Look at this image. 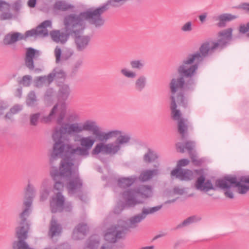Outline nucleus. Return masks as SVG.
Listing matches in <instances>:
<instances>
[{"instance_id": "nucleus-1", "label": "nucleus", "mask_w": 249, "mask_h": 249, "mask_svg": "<svg viewBox=\"0 0 249 249\" xmlns=\"http://www.w3.org/2000/svg\"><path fill=\"white\" fill-rule=\"evenodd\" d=\"M231 28H228L218 33V39L217 41L210 42L206 41L202 44L199 48V52L189 54L184 59L181 65L178 68L177 71L180 76L173 78L170 83V88L172 97L175 95L178 90L182 89L184 87L189 89V86L194 85L195 81L193 76L196 74L198 69V64L193 63L196 61L197 63L202 61L203 59L212 54L214 52L219 49L221 50L225 48L231 41L232 38Z\"/></svg>"}, {"instance_id": "nucleus-2", "label": "nucleus", "mask_w": 249, "mask_h": 249, "mask_svg": "<svg viewBox=\"0 0 249 249\" xmlns=\"http://www.w3.org/2000/svg\"><path fill=\"white\" fill-rule=\"evenodd\" d=\"M74 163L69 159H64L61 162L59 171L55 169L51 171L50 174L53 178V174L58 175V181L64 184L68 181L66 187L70 196H74L82 201H85L87 196L82 191L83 182L80 178L78 170L72 171L71 168Z\"/></svg>"}, {"instance_id": "nucleus-3", "label": "nucleus", "mask_w": 249, "mask_h": 249, "mask_svg": "<svg viewBox=\"0 0 249 249\" xmlns=\"http://www.w3.org/2000/svg\"><path fill=\"white\" fill-rule=\"evenodd\" d=\"M108 9L107 5L105 4L95 9H89L79 14H71V19L75 23L74 28L76 32L84 31L86 28L85 20L96 28H99L104 24L105 20L102 15Z\"/></svg>"}, {"instance_id": "nucleus-4", "label": "nucleus", "mask_w": 249, "mask_h": 249, "mask_svg": "<svg viewBox=\"0 0 249 249\" xmlns=\"http://www.w3.org/2000/svg\"><path fill=\"white\" fill-rule=\"evenodd\" d=\"M65 128H62L68 134H78L83 131L91 132L98 141L106 140L112 137L115 133L113 132L105 133L101 130L97 123L93 120H88L83 124L71 123L64 124Z\"/></svg>"}, {"instance_id": "nucleus-5", "label": "nucleus", "mask_w": 249, "mask_h": 249, "mask_svg": "<svg viewBox=\"0 0 249 249\" xmlns=\"http://www.w3.org/2000/svg\"><path fill=\"white\" fill-rule=\"evenodd\" d=\"M53 179L55 181L53 192L54 195L51 197L50 200V208L52 213H55L61 212L65 208L66 211H70L71 210V204H67L64 207L65 197L62 195L64 185L61 182L58 181V175L54 174Z\"/></svg>"}, {"instance_id": "nucleus-6", "label": "nucleus", "mask_w": 249, "mask_h": 249, "mask_svg": "<svg viewBox=\"0 0 249 249\" xmlns=\"http://www.w3.org/2000/svg\"><path fill=\"white\" fill-rule=\"evenodd\" d=\"M64 25L65 26V32H61L60 30H53L50 32V35L52 40L56 43L65 44L69 39L70 36L76 35L79 31L76 32L74 25L75 24L71 17L70 15L66 16L64 19Z\"/></svg>"}, {"instance_id": "nucleus-7", "label": "nucleus", "mask_w": 249, "mask_h": 249, "mask_svg": "<svg viewBox=\"0 0 249 249\" xmlns=\"http://www.w3.org/2000/svg\"><path fill=\"white\" fill-rule=\"evenodd\" d=\"M152 195L151 187L144 185L140 188L138 190H129L124 191L123 196L125 199L127 204L130 207L134 206L137 204L142 203V201L139 199V198H147Z\"/></svg>"}, {"instance_id": "nucleus-8", "label": "nucleus", "mask_w": 249, "mask_h": 249, "mask_svg": "<svg viewBox=\"0 0 249 249\" xmlns=\"http://www.w3.org/2000/svg\"><path fill=\"white\" fill-rule=\"evenodd\" d=\"M244 178H249V176L241 177L238 179L235 177H225L223 178L216 180L215 185L220 188H228L230 186H234L237 188L238 193L245 194L249 190V186L242 184L247 183L243 181Z\"/></svg>"}, {"instance_id": "nucleus-9", "label": "nucleus", "mask_w": 249, "mask_h": 249, "mask_svg": "<svg viewBox=\"0 0 249 249\" xmlns=\"http://www.w3.org/2000/svg\"><path fill=\"white\" fill-rule=\"evenodd\" d=\"M95 138L92 136H82L79 140H77L80 146H77L72 150L73 153L75 154L76 159V163H79L82 159L86 158L89 155V150L91 149L96 141H98Z\"/></svg>"}, {"instance_id": "nucleus-10", "label": "nucleus", "mask_w": 249, "mask_h": 249, "mask_svg": "<svg viewBox=\"0 0 249 249\" xmlns=\"http://www.w3.org/2000/svg\"><path fill=\"white\" fill-rule=\"evenodd\" d=\"M73 149L72 144L66 143L63 141L54 142L50 158L51 163H52L54 160L59 157H61L63 153L68 154L71 160L76 163V159H77L75 158V154L73 153Z\"/></svg>"}, {"instance_id": "nucleus-11", "label": "nucleus", "mask_w": 249, "mask_h": 249, "mask_svg": "<svg viewBox=\"0 0 249 249\" xmlns=\"http://www.w3.org/2000/svg\"><path fill=\"white\" fill-rule=\"evenodd\" d=\"M123 221H119L117 224L111 226L107 231L105 239L111 243H115L118 240L124 237L127 233V228Z\"/></svg>"}, {"instance_id": "nucleus-12", "label": "nucleus", "mask_w": 249, "mask_h": 249, "mask_svg": "<svg viewBox=\"0 0 249 249\" xmlns=\"http://www.w3.org/2000/svg\"><path fill=\"white\" fill-rule=\"evenodd\" d=\"M162 207V205H160L149 208H143L141 213L130 217L128 222L123 221L125 223V227L127 228V232L129 229L136 228L138 224L144 219L148 214L154 213L160 210Z\"/></svg>"}, {"instance_id": "nucleus-13", "label": "nucleus", "mask_w": 249, "mask_h": 249, "mask_svg": "<svg viewBox=\"0 0 249 249\" xmlns=\"http://www.w3.org/2000/svg\"><path fill=\"white\" fill-rule=\"evenodd\" d=\"M177 104L174 97H172L171 109L172 117L173 120L178 121V132L181 135L182 139L185 138L188 131L187 120L181 117V113L179 110L177 109Z\"/></svg>"}, {"instance_id": "nucleus-14", "label": "nucleus", "mask_w": 249, "mask_h": 249, "mask_svg": "<svg viewBox=\"0 0 249 249\" xmlns=\"http://www.w3.org/2000/svg\"><path fill=\"white\" fill-rule=\"evenodd\" d=\"M121 150L120 146L115 141L107 144L103 142L97 143L91 151L92 155H97L100 153L106 155H114Z\"/></svg>"}, {"instance_id": "nucleus-15", "label": "nucleus", "mask_w": 249, "mask_h": 249, "mask_svg": "<svg viewBox=\"0 0 249 249\" xmlns=\"http://www.w3.org/2000/svg\"><path fill=\"white\" fill-rule=\"evenodd\" d=\"M52 22L49 20H46L42 22L36 29H33L28 31L25 33V37L29 36H41L44 37L48 35L47 27H51Z\"/></svg>"}, {"instance_id": "nucleus-16", "label": "nucleus", "mask_w": 249, "mask_h": 249, "mask_svg": "<svg viewBox=\"0 0 249 249\" xmlns=\"http://www.w3.org/2000/svg\"><path fill=\"white\" fill-rule=\"evenodd\" d=\"M83 32V31H81L77 35L72 36L74 37L75 48L78 52H83L87 49L90 41L91 38L89 36L80 35Z\"/></svg>"}, {"instance_id": "nucleus-17", "label": "nucleus", "mask_w": 249, "mask_h": 249, "mask_svg": "<svg viewBox=\"0 0 249 249\" xmlns=\"http://www.w3.org/2000/svg\"><path fill=\"white\" fill-rule=\"evenodd\" d=\"M58 104H56L51 110L50 114L47 116L44 117L42 118V122L44 123H48L51 121L53 118L54 117V114L58 112L59 114L56 119V123L59 125L63 124V120L66 115V109L61 107L60 109H58Z\"/></svg>"}, {"instance_id": "nucleus-18", "label": "nucleus", "mask_w": 249, "mask_h": 249, "mask_svg": "<svg viewBox=\"0 0 249 249\" xmlns=\"http://www.w3.org/2000/svg\"><path fill=\"white\" fill-rule=\"evenodd\" d=\"M40 52L32 48H28L25 57V65L30 70H33L35 66L34 59L40 55Z\"/></svg>"}, {"instance_id": "nucleus-19", "label": "nucleus", "mask_w": 249, "mask_h": 249, "mask_svg": "<svg viewBox=\"0 0 249 249\" xmlns=\"http://www.w3.org/2000/svg\"><path fill=\"white\" fill-rule=\"evenodd\" d=\"M113 132L115 133L112 137H110L109 138L107 139L106 140L99 141L101 142H107L108 140H109L112 138L116 137L117 136H119V137L116 139L115 142H117V143L118 144H119V145L120 146L121 148L122 146L125 145L129 142L130 139H131L130 136L127 134H124L121 131L115 130L110 131L107 132H105V133H108L109 132Z\"/></svg>"}, {"instance_id": "nucleus-20", "label": "nucleus", "mask_w": 249, "mask_h": 249, "mask_svg": "<svg viewBox=\"0 0 249 249\" xmlns=\"http://www.w3.org/2000/svg\"><path fill=\"white\" fill-rule=\"evenodd\" d=\"M55 57V62L59 63L61 61H66L70 59L73 54V51L71 49H67L62 53L61 49L56 46L54 51Z\"/></svg>"}, {"instance_id": "nucleus-21", "label": "nucleus", "mask_w": 249, "mask_h": 249, "mask_svg": "<svg viewBox=\"0 0 249 249\" xmlns=\"http://www.w3.org/2000/svg\"><path fill=\"white\" fill-rule=\"evenodd\" d=\"M171 175L181 180H189L193 178V173L190 170L176 168L172 171Z\"/></svg>"}, {"instance_id": "nucleus-22", "label": "nucleus", "mask_w": 249, "mask_h": 249, "mask_svg": "<svg viewBox=\"0 0 249 249\" xmlns=\"http://www.w3.org/2000/svg\"><path fill=\"white\" fill-rule=\"evenodd\" d=\"M205 181V178L203 176H201L197 178L195 186L197 190L208 192L210 190H214V188L210 180Z\"/></svg>"}, {"instance_id": "nucleus-23", "label": "nucleus", "mask_w": 249, "mask_h": 249, "mask_svg": "<svg viewBox=\"0 0 249 249\" xmlns=\"http://www.w3.org/2000/svg\"><path fill=\"white\" fill-rule=\"evenodd\" d=\"M27 37L25 35L23 36L18 32L8 34L4 36L3 43L5 45H11L18 40L26 39Z\"/></svg>"}, {"instance_id": "nucleus-24", "label": "nucleus", "mask_w": 249, "mask_h": 249, "mask_svg": "<svg viewBox=\"0 0 249 249\" xmlns=\"http://www.w3.org/2000/svg\"><path fill=\"white\" fill-rule=\"evenodd\" d=\"M62 228L60 224L57 223L54 216L52 218L49 231V236L52 238L55 236H59L62 232Z\"/></svg>"}, {"instance_id": "nucleus-25", "label": "nucleus", "mask_w": 249, "mask_h": 249, "mask_svg": "<svg viewBox=\"0 0 249 249\" xmlns=\"http://www.w3.org/2000/svg\"><path fill=\"white\" fill-rule=\"evenodd\" d=\"M88 231L87 224H79L74 229L72 238L74 240H80L84 238Z\"/></svg>"}, {"instance_id": "nucleus-26", "label": "nucleus", "mask_w": 249, "mask_h": 249, "mask_svg": "<svg viewBox=\"0 0 249 249\" xmlns=\"http://www.w3.org/2000/svg\"><path fill=\"white\" fill-rule=\"evenodd\" d=\"M195 147V142L194 141H188L185 142L183 144L180 142L176 144V148L178 151L181 153L184 152V149L188 152L189 154L193 153V151Z\"/></svg>"}, {"instance_id": "nucleus-27", "label": "nucleus", "mask_w": 249, "mask_h": 249, "mask_svg": "<svg viewBox=\"0 0 249 249\" xmlns=\"http://www.w3.org/2000/svg\"><path fill=\"white\" fill-rule=\"evenodd\" d=\"M52 82V77L49 74L47 76H38L35 80V86L39 88L44 86H48Z\"/></svg>"}, {"instance_id": "nucleus-28", "label": "nucleus", "mask_w": 249, "mask_h": 249, "mask_svg": "<svg viewBox=\"0 0 249 249\" xmlns=\"http://www.w3.org/2000/svg\"><path fill=\"white\" fill-rule=\"evenodd\" d=\"M136 180L137 178L135 176L128 178H121L118 180V185L121 188H126L133 184Z\"/></svg>"}, {"instance_id": "nucleus-29", "label": "nucleus", "mask_w": 249, "mask_h": 249, "mask_svg": "<svg viewBox=\"0 0 249 249\" xmlns=\"http://www.w3.org/2000/svg\"><path fill=\"white\" fill-rule=\"evenodd\" d=\"M71 92L70 86L67 84H62L59 86L58 97L60 99L66 101L68 99Z\"/></svg>"}, {"instance_id": "nucleus-30", "label": "nucleus", "mask_w": 249, "mask_h": 249, "mask_svg": "<svg viewBox=\"0 0 249 249\" xmlns=\"http://www.w3.org/2000/svg\"><path fill=\"white\" fill-rule=\"evenodd\" d=\"M237 18V17L231 14H223L217 17L216 20H219L217 25L219 27H224L226 23Z\"/></svg>"}, {"instance_id": "nucleus-31", "label": "nucleus", "mask_w": 249, "mask_h": 249, "mask_svg": "<svg viewBox=\"0 0 249 249\" xmlns=\"http://www.w3.org/2000/svg\"><path fill=\"white\" fill-rule=\"evenodd\" d=\"M159 174L158 169L146 170L142 172L139 176V179L143 182L146 181Z\"/></svg>"}, {"instance_id": "nucleus-32", "label": "nucleus", "mask_w": 249, "mask_h": 249, "mask_svg": "<svg viewBox=\"0 0 249 249\" xmlns=\"http://www.w3.org/2000/svg\"><path fill=\"white\" fill-rule=\"evenodd\" d=\"M100 243L99 237L97 235L91 236L87 241L84 249H97Z\"/></svg>"}, {"instance_id": "nucleus-33", "label": "nucleus", "mask_w": 249, "mask_h": 249, "mask_svg": "<svg viewBox=\"0 0 249 249\" xmlns=\"http://www.w3.org/2000/svg\"><path fill=\"white\" fill-rule=\"evenodd\" d=\"M62 128H65L64 124L60 127L55 128L53 134V139L54 142L63 141L62 138L63 135L67 134V132H64L65 130H63Z\"/></svg>"}, {"instance_id": "nucleus-34", "label": "nucleus", "mask_w": 249, "mask_h": 249, "mask_svg": "<svg viewBox=\"0 0 249 249\" xmlns=\"http://www.w3.org/2000/svg\"><path fill=\"white\" fill-rule=\"evenodd\" d=\"M26 103L27 106L34 107L37 105V99L34 91H31L27 95Z\"/></svg>"}, {"instance_id": "nucleus-35", "label": "nucleus", "mask_w": 249, "mask_h": 249, "mask_svg": "<svg viewBox=\"0 0 249 249\" xmlns=\"http://www.w3.org/2000/svg\"><path fill=\"white\" fill-rule=\"evenodd\" d=\"M146 84V78L143 75L139 76L135 81V87L137 90L142 91Z\"/></svg>"}, {"instance_id": "nucleus-36", "label": "nucleus", "mask_w": 249, "mask_h": 249, "mask_svg": "<svg viewBox=\"0 0 249 249\" xmlns=\"http://www.w3.org/2000/svg\"><path fill=\"white\" fill-rule=\"evenodd\" d=\"M158 158V156L153 150L148 149L143 156V160L146 163H150Z\"/></svg>"}, {"instance_id": "nucleus-37", "label": "nucleus", "mask_w": 249, "mask_h": 249, "mask_svg": "<svg viewBox=\"0 0 249 249\" xmlns=\"http://www.w3.org/2000/svg\"><path fill=\"white\" fill-rule=\"evenodd\" d=\"M49 74L52 77V82L54 78L57 79L64 78L66 76L65 72L60 69H54Z\"/></svg>"}, {"instance_id": "nucleus-38", "label": "nucleus", "mask_w": 249, "mask_h": 249, "mask_svg": "<svg viewBox=\"0 0 249 249\" xmlns=\"http://www.w3.org/2000/svg\"><path fill=\"white\" fill-rule=\"evenodd\" d=\"M200 219V218H197L196 216L195 215L189 217L184 220L181 223L178 224L177 226V228H180L188 226L195 222L199 221Z\"/></svg>"}, {"instance_id": "nucleus-39", "label": "nucleus", "mask_w": 249, "mask_h": 249, "mask_svg": "<svg viewBox=\"0 0 249 249\" xmlns=\"http://www.w3.org/2000/svg\"><path fill=\"white\" fill-rule=\"evenodd\" d=\"M54 8L61 11H66L71 8V5L68 4L64 1H58L56 2L54 5Z\"/></svg>"}, {"instance_id": "nucleus-40", "label": "nucleus", "mask_w": 249, "mask_h": 249, "mask_svg": "<svg viewBox=\"0 0 249 249\" xmlns=\"http://www.w3.org/2000/svg\"><path fill=\"white\" fill-rule=\"evenodd\" d=\"M130 64L132 69L140 70L144 67V62L142 60H134L131 61Z\"/></svg>"}, {"instance_id": "nucleus-41", "label": "nucleus", "mask_w": 249, "mask_h": 249, "mask_svg": "<svg viewBox=\"0 0 249 249\" xmlns=\"http://www.w3.org/2000/svg\"><path fill=\"white\" fill-rule=\"evenodd\" d=\"M32 80V77L31 75H26L18 81V83L24 87H29L31 85Z\"/></svg>"}, {"instance_id": "nucleus-42", "label": "nucleus", "mask_w": 249, "mask_h": 249, "mask_svg": "<svg viewBox=\"0 0 249 249\" xmlns=\"http://www.w3.org/2000/svg\"><path fill=\"white\" fill-rule=\"evenodd\" d=\"M121 73L125 77L129 78H134L136 76V73L135 72L129 71L126 68L121 69Z\"/></svg>"}, {"instance_id": "nucleus-43", "label": "nucleus", "mask_w": 249, "mask_h": 249, "mask_svg": "<svg viewBox=\"0 0 249 249\" xmlns=\"http://www.w3.org/2000/svg\"><path fill=\"white\" fill-rule=\"evenodd\" d=\"M66 121L69 123H72L79 120V115L75 112L68 113L66 118Z\"/></svg>"}, {"instance_id": "nucleus-44", "label": "nucleus", "mask_w": 249, "mask_h": 249, "mask_svg": "<svg viewBox=\"0 0 249 249\" xmlns=\"http://www.w3.org/2000/svg\"><path fill=\"white\" fill-rule=\"evenodd\" d=\"M40 116V113L38 112L30 115V124L32 125L36 126L37 124V122Z\"/></svg>"}, {"instance_id": "nucleus-45", "label": "nucleus", "mask_w": 249, "mask_h": 249, "mask_svg": "<svg viewBox=\"0 0 249 249\" xmlns=\"http://www.w3.org/2000/svg\"><path fill=\"white\" fill-rule=\"evenodd\" d=\"M175 100L176 104L177 102L179 106H181L183 107H186V103L185 102L184 97L182 93L178 94L177 96L176 99L175 97Z\"/></svg>"}, {"instance_id": "nucleus-46", "label": "nucleus", "mask_w": 249, "mask_h": 249, "mask_svg": "<svg viewBox=\"0 0 249 249\" xmlns=\"http://www.w3.org/2000/svg\"><path fill=\"white\" fill-rule=\"evenodd\" d=\"M9 107L7 102L0 100V116L3 114L4 111L7 109Z\"/></svg>"}, {"instance_id": "nucleus-47", "label": "nucleus", "mask_w": 249, "mask_h": 249, "mask_svg": "<svg viewBox=\"0 0 249 249\" xmlns=\"http://www.w3.org/2000/svg\"><path fill=\"white\" fill-rule=\"evenodd\" d=\"M182 31L184 32H189L192 30V23L188 21L185 23L181 28Z\"/></svg>"}, {"instance_id": "nucleus-48", "label": "nucleus", "mask_w": 249, "mask_h": 249, "mask_svg": "<svg viewBox=\"0 0 249 249\" xmlns=\"http://www.w3.org/2000/svg\"><path fill=\"white\" fill-rule=\"evenodd\" d=\"M54 90L52 88H49L47 89L44 95V99L46 100H50L54 95Z\"/></svg>"}, {"instance_id": "nucleus-49", "label": "nucleus", "mask_w": 249, "mask_h": 249, "mask_svg": "<svg viewBox=\"0 0 249 249\" xmlns=\"http://www.w3.org/2000/svg\"><path fill=\"white\" fill-rule=\"evenodd\" d=\"M10 5L5 1L0 0V11H9Z\"/></svg>"}, {"instance_id": "nucleus-50", "label": "nucleus", "mask_w": 249, "mask_h": 249, "mask_svg": "<svg viewBox=\"0 0 249 249\" xmlns=\"http://www.w3.org/2000/svg\"><path fill=\"white\" fill-rule=\"evenodd\" d=\"M83 61L81 59L77 60L73 64L72 68V72L75 73L79 69L80 67L82 66Z\"/></svg>"}, {"instance_id": "nucleus-51", "label": "nucleus", "mask_w": 249, "mask_h": 249, "mask_svg": "<svg viewBox=\"0 0 249 249\" xmlns=\"http://www.w3.org/2000/svg\"><path fill=\"white\" fill-rule=\"evenodd\" d=\"M13 15L9 12H2L0 15V20H4L7 19H10L12 18Z\"/></svg>"}, {"instance_id": "nucleus-52", "label": "nucleus", "mask_w": 249, "mask_h": 249, "mask_svg": "<svg viewBox=\"0 0 249 249\" xmlns=\"http://www.w3.org/2000/svg\"><path fill=\"white\" fill-rule=\"evenodd\" d=\"M126 0H112L107 1V5H110L112 7H118L121 5L123 3L119 4L120 2L122 1H124Z\"/></svg>"}, {"instance_id": "nucleus-53", "label": "nucleus", "mask_w": 249, "mask_h": 249, "mask_svg": "<svg viewBox=\"0 0 249 249\" xmlns=\"http://www.w3.org/2000/svg\"><path fill=\"white\" fill-rule=\"evenodd\" d=\"M22 108L23 107L22 105L17 104L11 108L10 110L13 114H15L20 111L22 109Z\"/></svg>"}, {"instance_id": "nucleus-54", "label": "nucleus", "mask_w": 249, "mask_h": 249, "mask_svg": "<svg viewBox=\"0 0 249 249\" xmlns=\"http://www.w3.org/2000/svg\"><path fill=\"white\" fill-rule=\"evenodd\" d=\"M231 186L228 187V188H221L223 190H225L224 193V195L226 197H228L231 199H232L234 197V195L232 192L231 190Z\"/></svg>"}, {"instance_id": "nucleus-55", "label": "nucleus", "mask_w": 249, "mask_h": 249, "mask_svg": "<svg viewBox=\"0 0 249 249\" xmlns=\"http://www.w3.org/2000/svg\"><path fill=\"white\" fill-rule=\"evenodd\" d=\"M190 162L189 160L185 159H181L178 160L177 168H181L182 166L187 165Z\"/></svg>"}, {"instance_id": "nucleus-56", "label": "nucleus", "mask_w": 249, "mask_h": 249, "mask_svg": "<svg viewBox=\"0 0 249 249\" xmlns=\"http://www.w3.org/2000/svg\"><path fill=\"white\" fill-rule=\"evenodd\" d=\"M49 195V191L47 189H44L41 192L40 194V200L44 201L47 199Z\"/></svg>"}, {"instance_id": "nucleus-57", "label": "nucleus", "mask_w": 249, "mask_h": 249, "mask_svg": "<svg viewBox=\"0 0 249 249\" xmlns=\"http://www.w3.org/2000/svg\"><path fill=\"white\" fill-rule=\"evenodd\" d=\"M190 157L192 162L196 165H199L201 163V161L197 159V157L194 153L190 154Z\"/></svg>"}, {"instance_id": "nucleus-58", "label": "nucleus", "mask_w": 249, "mask_h": 249, "mask_svg": "<svg viewBox=\"0 0 249 249\" xmlns=\"http://www.w3.org/2000/svg\"><path fill=\"white\" fill-rule=\"evenodd\" d=\"M249 31V22L247 24L242 25L240 26L239 31L240 33L245 34Z\"/></svg>"}, {"instance_id": "nucleus-59", "label": "nucleus", "mask_w": 249, "mask_h": 249, "mask_svg": "<svg viewBox=\"0 0 249 249\" xmlns=\"http://www.w3.org/2000/svg\"><path fill=\"white\" fill-rule=\"evenodd\" d=\"M174 192L176 194L182 195L184 193V190L178 187H175L174 189Z\"/></svg>"}, {"instance_id": "nucleus-60", "label": "nucleus", "mask_w": 249, "mask_h": 249, "mask_svg": "<svg viewBox=\"0 0 249 249\" xmlns=\"http://www.w3.org/2000/svg\"><path fill=\"white\" fill-rule=\"evenodd\" d=\"M36 4V0H29L28 1V5L30 7H35Z\"/></svg>"}, {"instance_id": "nucleus-61", "label": "nucleus", "mask_w": 249, "mask_h": 249, "mask_svg": "<svg viewBox=\"0 0 249 249\" xmlns=\"http://www.w3.org/2000/svg\"><path fill=\"white\" fill-rule=\"evenodd\" d=\"M207 16V14L206 13L199 16V20L201 21L202 23H203L205 21Z\"/></svg>"}, {"instance_id": "nucleus-62", "label": "nucleus", "mask_w": 249, "mask_h": 249, "mask_svg": "<svg viewBox=\"0 0 249 249\" xmlns=\"http://www.w3.org/2000/svg\"><path fill=\"white\" fill-rule=\"evenodd\" d=\"M241 7L243 9L249 12V3H244L242 4Z\"/></svg>"}, {"instance_id": "nucleus-63", "label": "nucleus", "mask_w": 249, "mask_h": 249, "mask_svg": "<svg viewBox=\"0 0 249 249\" xmlns=\"http://www.w3.org/2000/svg\"><path fill=\"white\" fill-rule=\"evenodd\" d=\"M13 113L10 111L7 112L4 116L5 119H11L12 117Z\"/></svg>"}, {"instance_id": "nucleus-64", "label": "nucleus", "mask_w": 249, "mask_h": 249, "mask_svg": "<svg viewBox=\"0 0 249 249\" xmlns=\"http://www.w3.org/2000/svg\"><path fill=\"white\" fill-rule=\"evenodd\" d=\"M100 249H112V247L108 244H104Z\"/></svg>"}]
</instances>
